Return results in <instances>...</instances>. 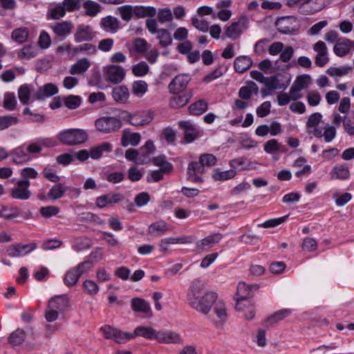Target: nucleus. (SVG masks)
<instances>
[{"mask_svg": "<svg viewBox=\"0 0 354 354\" xmlns=\"http://www.w3.org/2000/svg\"><path fill=\"white\" fill-rule=\"evenodd\" d=\"M216 294L214 292H207L200 297L199 291L193 286L189 294L188 301L194 309L203 315H207L216 301Z\"/></svg>", "mask_w": 354, "mask_h": 354, "instance_id": "obj_1", "label": "nucleus"}, {"mask_svg": "<svg viewBox=\"0 0 354 354\" xmlns=\"http://www.w3.org/2000/svg\"><path fill=\"white\" fill-rule=\"evenodd\" d=\"M58 139L62 143L72 146L86 142L88 139V135L82 129H70L60 132L58 135Z\"/></svg>", "mask_w": 354, "mask_h": 354, "instance_id": "obj_2", "label": "nucleus"}, {"mask_svg": "<svg viewBox=\"0 0 354 354\" xmlns=\"http://www.w3.org/2000/svg\"><path fill=\"white\" fill-rule=\"evenodd\" d=\"M30 185V181L19 180L15 186L10 189V197L15 200H28L32 196V192L29 189Z\"/></svg>", "mask_w": 354, "mask_h": 354, "instance_id": "obj_3", "label": "nucleus"}, {"mask_svg": "<svg viewBox=\"0 0 354 354\" xmlns=\"http://www.w3.org/2000/svg\"><path fill=\"white\" fill-rule=\"evenodd\" d=\"M96 129L104 133L118 131L122 127L120 120L114 117H102L95 121Z\"/></svg>", "mask_w": 354, "mask_h": 354, "instance_id": "obj_4", "label": "nucleus"}, {"mask_svg": "<svg viewBox=\"0 0 354 354\" xmlns=\"http://www.w3.org/2000/svg\"><path fill=\"white\" fill-rule=\"evenodd\" d=\"M248 17L242 16L237 21L233 22L230 26L226 27L225 34L227 37L232 39H236L240 36L244 30L248 28Z\"/></svg>", "mask_w": 354, "mask_h": 354, "instance_id": "obj_5", "label": "nucleus"}, {"mask_svg": "<svg viewBox=\"0 0 354 354\" xmlns=\"http://www.w3.org/2000/svg\"><path fill=\"white\" fill-rule=\"evenodd\" d=\"M213 312L216 317L210 315L209 319L214 323L216 327H221L226 322L227 312L225 304L221 301H216L214 303Z\"/></svg>", "mask_w": 354, "mask_h": 354, "instance_id": "obj_6", "label": "nucleus"}, {"mask_svg": "<svg viewBox=\"0 0 354 354\" xmlns=\"http://www.w3.org/2000/svg\"><path fill=\"white\" fill-rule=\"evenodd\" d=\"M100 330L103 332L106 339H113L118 344H124L129 338L126 336L129 332H122L120 330L109 325L102 326Z\"/></svg>", "mask_w": 354, "mask_h": 354, "instance_id": "obj_7", "label": "nucleus"}, {"mask_svg": "<svg viewBox=\"0 0 354 354\" xmlns=\"http://www.w3.org/2000/svg\"><path fill=\"white\" fill-rule=\"evenodd\" d=\"M153 113L150 111H142L134 114H128L127 120L133 126H144L153 120Z\"/></svg>", "mask_w": 354, "mask_h": 354, "instance_id": "obj_8", "label": "nucleus"}, {"mask_svg": "<svg viewBox=\"0 0 354 354\" xmlns=\"http://www.w3.org/2000/svg\"><path fill=\"white\" fill-rule=\"evenodd\" d=\"M322 119V115L317 112L309 116L306 122V131L308 134H312L317 138L322 137V130L319 127Z\"/></svg>", "mask_w": 354, "mask_h": 354, "instance_id": "obj_9", "label": "nucleus"}, {"mask_svg": "<svg viewBox=\"0 0 354 354\" xmlns=\"http://www.w3.org/2000/svg\"><path fill=\"white\" fill-rule=\"evenodd\" d=\"M205 171L203 165L200 161H193L189 163L187 170V180L193 183H202V174Z\"/></svg>", "mask_w": 354, "mask_h": 354, "instance_id": "obj_10", "label": "nucleus"}, {"mask_svg": "<svg viewBox=\"0 0 354 354\" xmlns=\"http://www.w3.org/2000/svg\"><path fill=\"white\" fill-rule=\"evenodd\" d=\"M36 243L15 244L10 245L7 249L8 255L10 257H23L36 249Z\"/></svg>", "mask_w": 354, "mask_h": 354, "instance_id": "obj_11", "label": "nucleus"}, {"mask_svg": "<svg viewBox=\"0 0 354 354\" xmlns=\"http://www.w3.org/2000/svg\"><path fill=\"white\" fill-rule=\"evenodd\" d=\"M106 78L113 84L120 83L125 76V70L118 65H110L106 68Z\"/></svg>", "mask_w": 354, "mask_h": 354, "instance_id": "obj_12", "label": "nucleus"}, {"mask_svg": "<svg viewBox=\"0 0 354 354\" xmlns=\"http://www.w3.org/2000/svg\"><path fill=\"white\" fill-rule=\"evenodd\" d=\"M94 37L95 32L90 26L80 24L77 27L76 32L74 35V39L77 43L83 41L89 42L93 40Z\"/></svg>", "mask_w": 354, "mask_h": 354, "instance_id": "obj_13", "label": "nucleus"}, {"mask_svg": "<svg viewBox=\"0 0 354 354\" xmlns=\"http://www.w3.org/2000/svg\"><path fill=\"white\" fill-rule=\"evenodd\" d=\"M157 333L158 330L151 327L140 326L135 328L133 333H127L126 336L129 339L136 337H142L148 339H156Z\"/></svg>", "mask_w": 354, "mask_h": 354, "instance_id": "obj_14", "label": "nucleus"}, {"mask_svg": "<svg viewBox=\"0 0 354 354\" xmlns=\"http://www.w3.org/2000/svg\"><path fill=\"white\" fill-rule=\"evenodd\" d=\"M50 28L57 37L64 39L71 33L73 24L70 21H63L55 23Z\"/></svg>", "mask_w": 354, "mask_h": 354, "instance_id": "obj_15", "label": "nucleus"}, {"mask_svg": "<svg viewBox=\"0 0 354 354\" xmlns=\"http://www.w3.org/2000/svg\"><path fill=\"white\" fill-rule=\"evenodd\" d=\"M156 340L161 344L182 343V339L180 335L169 330H158L157 333Z\"/></svg>", "mask_w": 354, "mask_h": 354, "instance_id": "obj_16", "label": "nucleus"}, {"mask_svg": "<svg viewBox=\"0 0 354 354\" xmlns=\"http://www.w3.org/2000/svg\"><path fill=\"white\" fill-rule=\"evenodd\" d=\"M189 81L190 77L187 74L176 75L169 84V90L174 93L181 92L185 89Z\"/></svg>", "mask_w": 354, "mask_h": 354, "instance_id": "obj_17", "label": "nucleus"}, {"mask_svg": "<svg viewBox=\"0 0 354 354\" xmlns=\"http://www.w3.org/2000/svg\"><path fill=\"white\" fill-rule=\"evenodd\" d=\"M178 124L184 130L185 140L187 142H193L199 136L200 131L198 129L190 122L180 121Z\"/></svg>", "mask_w": 354, "mask_h": 354, "instance_id": "obj_18", "label": "nucleus"}, {"mask_svg": "<svg viewBox=\"0 0 354 354\" xmlns=\"http://www.w3.org/2000/svg\"><path fill=\"white\" fill-rule=\"evenodd\" d=\"M155 146L151 140H147L145 145L139 149V159L137 161L138 165L147 164L151 161L150 156L155 151Z\"/></svg>", "mask_w": 354, "mask_h": 354, "instance_id": "obj_19", "label": "nucleus"}, {"mask_svg": "<svg viewBox=\"0 0 354 354\" xmlns=\"http://www.w3.org/2000/svg\"><path fill=\"white\" fill-rule=\"evenodd\" d=\"M352 48H354V41L346 38H342L337 41L333 50L337 56L343 57L347 55Z\"/></svg>", "mask_w": 354, "mask_h": 354, "instance_id": "obj_20", "label": "nucleus"}, {"mask_svg": "<svg viewBox=\"0 0 354 354\" xmlns=\"http://www.w3.org/2000/svg\"><path fill=\"white\" fill-rule=\"evenodd\" d=\"M48 308H53L59 313H63L69 306V301L66 295H58L48 301Z\"/></svg>", "mask_w": 354, "mask_h": 354, "instance_id": "obj_21", "label": "nucleus"}, {"mask_svg": "<svg viewBox=\"0 0 354 354\" xmlns=\"http://www.w3.org/2000/svg\"><path fill=\"white\" fill-rule=\"evenodd\" d=\"M124 200V196L119 193L108 194L99 196L95 200V204L98 207L103 208L111 203H117Z\"/></svg>", "mask_w": 354, "mask_h": 354, "instance_id": "obj_22", "label": "nucleus"}, {"mask_svg": "<svg viewBox=\"0 0 354 354\" xmlns=\"http://www.w3.org/2000/svg\"><path fill=\"white\" fill-rule=\"evenodd\" d=\"M10 156H12V161L16 164H22L30 159L24 145L19 146L13 149Z\"/></svg>", "mask_w": 354, "mask_h": 354, "instance_id": "obj_23", "label": "nucleus"}, {"mask_svg": "<svg viewBox=\"0 0 354 354\" xmlns=\"http://www.w3.org/2000/svg\"><path fill=\"white\" fill-rule=\"evenodd\" d=\"M58 92V88L52 83L46 84L43 88H40L33 95L37 100H44L55 95Z\"/></svg>", "mask_w": 354, "mask_h": 354, "instance_id": "obj_24", "label": "nucleus"}, {"mask_svg": "<svg viewBox=\"0 0 354 354\" xmlns=\"http://www.w3.org/2000/svg\"><path fill=\"white\" fill-rule=\"evenodd\" d=\"M252 65V60L248 56H239L234 62V68L239 73H243L248 71Z\"/></svg>", "mask_w": 354, "mask_h": 354, "instance_id": "obj_25", "label": "nucleus"}, {"mask_svg": "<svg viewBox=\"0 0 354 354\" xmlns=\"http://www.w3.org/2000/svg\"><path fill=\"white\" fill-rule=\"evenodd\" d=\"M73 55H93L97 53V48L95 45L91 43H84L81 45L73 47L71 49Z\"/></svg>", "mask_w": 354, "mask_h": 354, "instance_id": "obj_26", "label": "nucleus"}, {"mask_svg": "<svg viewBox=\"0 0 354 354\" xmlns=\"http://www.w3.org/2000/svg\"><path fill=\"white\" fill-rule=\"evenodd\" d=\"M131 305L134 312L147 313L151 311L150 304L142 298H133L131 301Z\"/></svg>", "mask_w": 354, "mask_h": 354, "instance_id": "obj_27", "label": "nucleus"}, {"mask_svg": "<svg viewBox=\"0 0 354 354\" xmlns=\"http://www.w3.org/2000/svg\"><path fill=\"white\" fill-rule=\"evenodd\" d=\"M90 66L91 62L89 60L86 58H82L71 66L70 73L71 75L84 74Z\"/></svg>", "mask_w": 354, "mask_h": 354, "instance_id": "obj_28", "label": "nucleus"}, {"mask_svg": "<svg viewBox=\"0 0 354 354\" xmlns=\"http://www.w3.org/2000/svg\"><path fill=\"white\" fill-rule=\"evenodd\" d=\"M133 14L137 18H144L146 17H153L156 13V10L152 6H133Z\"/></svg>", "mask_w": 354, "mask_h": 354, "instance_id": "obj_29", "label": "nucleus"}, {"mask_svg": "<svg viewBox=\"0 0 354 354\" xmlns=\"http://www.w3.org/2000/svg\"><path fill=\"white\" fill-rule=\"evenodd\" d=\"M119 20L112 16H107L102 19L101 26L107 32H115L119 28Z\"/></svg>", "mask_w": 354, "mask_h": 354, "instance_id": "obj_30", "label": "nucleus"}, {"mask_svg": "<svg viewBox=\"0 0 354 354\" xmlns=\"http://www.w3.org/2000/svg\"><path fill=\"white\" fill-rule=\"evenodd\" d=\"M112 96L116 102L124 103L129 98V92L127 86H119L113 89Z\"/></svg>", "mask_w": 354, "mask_h": 354, "instance_id": "obj_31", "label": "nucleus"}, {"mask_svg": "<svg viewBox=\"0 0 354 354\" xmlns=\"http://www.w3.org/2000/svg\"><path fill=\"white\" fill-rule=\"evenodd\" d=\"M141 136L139 133H127L125 131L123 132V135L121 139V145L123 147H127L129 145L132 146H137L140 142Z\"/></svg>", "mask_w": 354, "mask_h": 354, "instance_id": "obj_32", "label": "nucleus"}, {"mask_svg": "<svg viewBox=\"0 0 354 354\" xmlns=\"http://www.w3.org/2000/svg\"><path fill=\"white\" fill-rule=\"evenodd\" d=\"M112 150V145L109 142H103L91 149L89 151L91 158L99 159L103 152H110Z\"/></svg>", "mask_w": 354, "mask_h": 354, "instance_id": "obj_33", "label": "nucleus"}, {"mask_svg": "<svg viewBox=\"0 0 354 354\" xmlns=\"http://www.w3.org/2000/svg\"><path fill=\"white\" fill-rule=\"evenodd\" d=\"M222 239L220 233L209 235L196 243V248L198 250H203L206 247H211L218 243Z\"/></svg>", "mask_w": 354, "mask_h": 354, "instance_id": "obj_34", "label": "nucleus"}, {"mask_svg": "<svg viewBox=\"0 0 354 354\" xmlns=\"http://www.w3.org/2000/svg\"><path fill=\"white\" fill-rule=\"evenodd\" d=\"M83 8L85 10L86 16L95 17L102 10V6L98 3L87 0L83 3Z\"/></svg>", "mask_w": 354, "mask_h": 354, "instance_id": "obj_35", "label": "nucleus"}, {"mask_svg": "<svg viewBox=\"0 0 354 354\" xmlns=\"http://www.w3.org/2000/svg\"><path fill=\"white\" fill-rule=\"evenodd\" d=\"M66 190V187L64 185L58 183L50 188L47 194V196L51 200H57L64 196Z\"/></svg>", "mask_w": 354, "mask_h": 354, "instance_id": "obj_36", "label": "nucleus"}, {"mask_svg": "<svg viewBox=\"0 0 354 354\" xmlns=\"http://www.w3.org/2000/svg\"><path fill=\"white\" fill-rule=\"evenodd\" d=\"M28 35H29V31H28V28L26 27H21V28L15 29L12 32L11 38L15 41H16L19 44H22L28 39Z\"/></svg>", "mask_w": 354, "mask_h": 354, "instance_id": "obj_37", "label": "nucleus"}, {"mask_svg": "<svg viewBox=\"0 0 354 354\" xmlns=\"http://www.w3.org/2000/svg\"><path fill=\"white\" fill-rule=\"evenodd\" d=\"M168 226L165 221H160L151 224L148 228L149 234L154 236H160L168 230Z\"/></svg>", "mask_w": 354, "mask_h": 354, "instance_id": "obj_38", "label": "nucleus"}, {"mask_svg": "<svg viewBox=\"0 0 354 354\" xmlns=\"http://www.w3.org/2000/svg\"><path fill=\"white\" fill-rule=\"evenodd\" d=\"M290 313L291 310L290 309H282L274 313L273 315L268 317L267 319L265 321L266 326H268L274 323H277L279 320H281L282 319L288 316Z\"/></svg>", "mask_w": 354, "mask_h": 354, "instance_id": "obj_39", "label": "nucleus"}, {"mask_svg": "<svg viewBox=\"0 0 354 354\" xmlns=\"http://www.w3.org/2000/svg\"><path fill=\"white\" fill-rule=\"evenodd\" d=\"M26 332L21 328L13 331L8 337V341L13 346L20 345L25 339Z\"/></svg>", "mask_w": 354, "mask_h": 354, "instance_id": "obj_40", "label": "nucleus"}, {"mask_svg": "<svg viewBox=\"0 0 354 354\" xmlns=\"http://www.w3.org/2000/svg\"><path fill=\"white\" fill-rule=\"evenodd\" d=\"M190 98L188 94L176 95L169 100V106L172 109H178L187 104Z\"/></svg>", "mask_w": 354, "mask_h": 354, "instance_id": "obj_41", "label": "nucleus"}, {"mask_svg": "<svg viewBox=\"0 0 354 354\" xmlns=\"http://www.w3.org/2000/svg\"><path fill=\"white\" fill-rule=\"evenodd\" d=\"M91 240L86 236H80L74 239L73 248L79 252L89 248L91 246Z\"/></svg>", "mask_w": 354, "mask_h": 354, "instance_id": "obj_42", "label": "nucleus"}, {"mask_svg": "<svg viewBox=\"0 0 354 354\" xmlns=\"http://www.w3.org/2000/svg\"><path fill=\"white\" fill-rule=\"evenodd\" d=\"M19 122L17 117L12 115L0 116V131H3L10 127L17 125Z\"/></svg>", "mask_w": 354, "mask_h": 354, "instance_id": "obj_43", "label": "nucleus"}, {"mask_svg": "<svg viewBox=\"0 0 354 354\" xmlns=\"http://www.w3.org/2000/svg\"><path fill=\"white\" fill-rule=\"evenodd\" d=\"M80 277V274L73 268L65 274L64 282L66 286L72 287L77 283Z\"/></svg>", "mask_w": 354, "mask_h": 354, "instance_id": "obj_44", "label": "nucleus"}, {"mask_svg": "<svg viewBox=\"0 0 354 354\" xmlns=\"http://www.w3.org/2000/svg\"><path fill=\"white\" fill-rule=\"evenodd\" d=\"M330 174L333 178L344 180L348 178L350 172L347 167L339 165L335 167Z\"/></svg>", "mask_w": 354, "mask_h": 354, "instance_id": "obj_45", "label": "nucleus"}, {"mask_svg": "<svg viewBox=\"0 0 354 354\" xmlns=\"http://www.w3.org/2000/svg\"><path fill=\"white\" fill-rule=\"evenodd\" d=\"M207 109V103L203 100H200L189 106V111L193 115H199L203 114Z\"/></svg>", "mask_w": 354, "mask_h": 354, "instance_id": "obj_46", "label": "nucleus"}, {"mask_svg": "<svg viewBox=\"0 0 354 354\" xmlns=\"http://www.w3.org/2000/svg\"><path fill=\"white\" fill-rule=\"evenodd\" d=\"M38 48L35 46L26 45L19 52L18 56L20 58L30 59L37 56Z\"/></svg>", "mask_w": 354, "mask_h": 354, "instance_id": "obj_47", "label": "nucleus"}, {"mask_svg": "<svg viewBox=\"0 0 354 354\" xmlns=\"http://www.w3.org/2000/svg\"><path fill=\"white\" fill-rule=\"evenodd\" d=\"M148 85L142 80L135 81L132 84V93L137 97H142L147 91Z\"/></svg>", "mask_w": 354, "mask_h": 354, "instance_id": "obj_48", "label": "nucleus"}, {"mask_svg": "<svg viewBox=\"0 0 354 354\" xmlns=\"http://www.w3.org/2000/svg\"><path fill=\"white\" fill-rule=\"evenodd\" d=\"M157 39H159V44L162 47H167L171 44L172 38L171 33L166 29H159L157 33Z\"/></svg>", "mask_w": 354, "mask_h": 354, "instance_id": "obj_49", "label": "nucleus"}, {"mask_svg": "<svg viewBox=\"0 0 354 354\" xmlns=\"http://www.w3.org/2000/svg\"><path fill=\"white\" fill-rule=\"evenodd\" d=\"M250 297H252L250 287L244 282L239 283L237 286L236 299L248 300L247 298Z\"/></svg>", "mask_w": 354, "mask_h": 354, "instance_id": "obj_50", "label": "nucleus"}, {"mask_svg": "<svg viewBox=\"0 0 354 354\" xmlns=\"http://www.w3.org/2000/svg\"><path fill=\"white\" fill-rule=\"evenodd\" d=\"M236 174V171L234 169H230L224 171H220L218 169H216L212 177L215 180H227L234 178Z\"/></svg>", "mask_w": 354, "mask_h": 354, "instance_id": "obj_51", "label": "nucleus"}, {"mask_svg": "<svg viewBox=\"0 0 354 354\" xmlns=\"http://www.w3.org/2000/svg\"><path fill=\"white\" fill-rule=\"evenodd\" d=\"M278 82H279V80L276 76L266 77V78L263 82V84L266 86V87L268 89H269L270 91H273V90H275L277 88L285 89L287 88L288 84H283V85L280 86V85H279Z\"/></svg>", "mask_w": 354, "mask_h": 354, "instance_id": "obj_52", "label": "nucleus"}, {"mask_svg": "<svg viewBox=\"0 0 354 354\" xmlns=\"http://www.w3.org/2000/svg\"><path fill=\"white\" fill-rule=\"evenodd\" d=\"M352 69V67L351 66H341V67H330L327 69V71L326 73L330 75V76H339V77H341V76H344V75H347Z\"/></svg>", "mask_w": 354, "mask_h": 354, "instance_id": "obj_53", "label": "nucleus"}, {"mask_svg": "<svg viewBox=\"0 0 354 354\" xmlns=\"http://www.w3.org/2000/svg\"><path fill=\"white\" fill-rule=\"evenodd\" d=\"M149 67L145 62H140L132 66V73L135 76L141 77L147 75Z\"/></svg>", "mask_w": 354, "mask_h": 354, "instance_id": "obj_54", "label": "nucleus"}, {"mask_svg": "<svg viewBox=\"0 0 354 354\" xmlns=\"http://www.w3.org/2000/svg\"><path fill=\"white\" fill-rule=\"evenodd\" d=\"M118 12L121 17V18L125 21H129L131 19L133 14V8L130 5H124L119 7L118 8Z\"/></svg>", "mask_w": 354, "mask_h": 354, "instance_id": "obj_55", "label": "nucleus"}, {"mask_svg": "<svg viewBox=\"0 0 354 354\" xmlns=\"http://www.w3.org/2000/svg\"><path fill=\"white\" fill-rule=\"evenodd\" d=\"M17 104L16 97L12 93H6L4 95L3 107L8 111H12L15 109Z\"/></svg>", "mask_w": 354, "mask_h": 354, "instance_id": "obj_56", "label": "nucleus"}, {"mask_svg": "<svg viewBox=\"0 0 354 354\" xmlns=\"http://www.w3.org/2000/svg\"><path fill=\"white\" fill-rule=\"evenodd\" d=\"M30 91L28 85H21L18 90V96L20 102L23 104H26L29 102Z\"/></svg>", "mask_w": 354, "mask_h": 354, "instance_id": "obj_57", "label": "nucleus"}, {"mask_svg": "<svg viewBox=\"0 0 354 354\" xmlns=\"http://www.w3.org/2000/svg\"><path fill=\"white\" fill-rule=\"evenodd\" d=\"M310 76L309 75H301L297 77L293 84L300 90L306 88L310 82Z\"/></svg>", "mask_w": 354, "mask_h": 354, "instance_id": "obj_58", "label": "nucleus"}, {"mask_svg": "<svg viewBox=\"0 0 354 354\" xmlns=\"http://www.w3.org/2000/svg\"><path fill=\"white\" fill-rule=\"evenodd\" d=\"M199 161L205 168V166L211 167L215 165L217 161V158L213 154L203 153L200 156Z\"/></svg>", "mask_w": 354, "mask_h": 354, "instance_id": "obj_59", "label": "nucleus"}, {"mask_svg": "<svg viewBox=\"0 0 354 354\" xmlns=\"http://www.w3.org/2000/svg\"><path fill=\"white\" fill-rule=\"evenodd\" d=\"M288 216H284L279 217L277 218L269 219L261 224H259L257 226L259 227H265V228L274 227H276V226L283 223L284 221H286Z\"/></svg>", "mask_w": 354, "mask_h": 354, "instance_id": "obj_60", "label": "nucleus"}, {"mask_svg": "<svg viewBox=\"0 0 354 354\" xmlns=\"http://www.w3.org/2000/svg\"><path fill=\"white\" fill-rule=\"evenodd\" d=\"M149 46L145 39L136 38L133 41V48L138 53H144L146 52L147 46Z\"/></svg>", "mask_w": 354, "mask_h": 354, "instance_id": "obj_61", "label": "nucleus"}, {"mask_svg": "<svg viewBox=\"0 0 354 354\" xmlns=\"http://www.w3.org/2000/svg\"><path fill=\"white\" fill-rule=\"evenodd\" d=\"M59 212V208L56 206H46L42 207L39 209V212L43 217L50 218L53 216L57 215Z\"/></svg>", "mask_w": 354, "mask_h": 354, "instance_id": "obj_62", "label": "nucleus"}, {"mask_svg": "<svg viewBox=\"0 0 354 354\" xmlns=\"http://www.w3.org/2000/svg\"><path fill=\"white\" fill-rule=\"evenodd\" d=\"M173 19L170 9L166 8L159 10L158 12V19L161 24L171 21Z\"/></svg>", "mask_w": 354, "mask_h": 354, "instance_id": "obj_63", "label": "nucleus"}, {"mask_svg": "<svg viewBox=\"0 0 354 354\" xmlns=\"http://www.w3.org/2000/svg\"><path fill=\"white\" fill-rule=\"evenodd\" d=\"M65 105L70 109L77 108L81 104V97L77 95H69L64 100Z\"/></svg>", "mask_w": 354, "mask_h": 354, "instance_id": "obj_64", "label": "nucleus"}]
</instances>
